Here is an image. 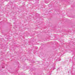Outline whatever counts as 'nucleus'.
<instances>
[{
	"label": "nucleus",
	"mask_w": 75,
	"mask_h": 75,
	"mask_svg": "<svg viewBox=\"0 0 75 75\" xmlns=\"http://www.w3.org/2000/svg\"><path fill=\"white\" fill-rule=\"evenodd\" d=\"M59 61H60V60H59Z\"/></svg>",
	"instance_id": "1"
}]
</instances>
